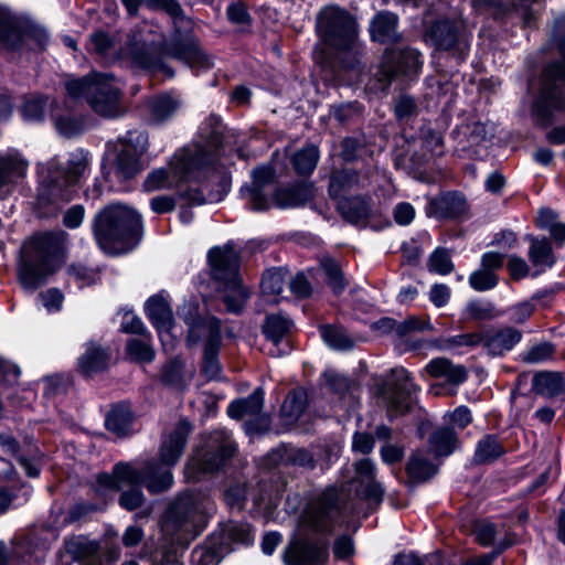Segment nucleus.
Masks as SVG:
<instances>
[{
	"label": "nucleus",
	"mask_w": 565,
	"mask_h": 565,
	"mask_svg": "<svg viewBox=\"0 0 565 565\" xmlns=\"http://www.w3.org/2000/svg\"><path fill=\"white\" fill-rule=\"evenodd\" d=\"M353 471L347 486L327 488L306 507L299 523L303 537L291 541L286 547L285 565H324L329 558L327 542L310 541L305 535L308 532L331 533L345 515L366 516L382 503L384 488L375 479V463L367 458L356 460Z\"/></svg>",
	"instance_id": "f257e3e1"
},
{
	"label": "nucleus",
	"mask_w": 565,
	"mask_h": 565,
	"mask_svg": "<svg viewBox=\"0 0 565 565\" xmlns=\"http://www.w3.org/2000/svg\"><path fill=\"white\" fill-rule=\"evenodd\" d=\"M192 431V424L185 419H179L172 428L163 436L159 449L160 461H147L142 468L129 462H118L114 466L113 472H102L96 477V490L98 492L117 491L122 486L131 488L119 495V505L125 510L132 511L141 507L145 495L141 484L151 494H158L169 490L173 484L171 468L179 461L186 445L189 435Z\"/></svg>",
	"instance_id": "f03ea898"
},
{
	"label": "nucleus",
	"mask_w": 565,
	"mask_h": 565,
	"mask_svg": "<svg viewBox=\"0 0 565 565\" xmlns=\"http://www.w3.org/2000/svg\"><path fill=\"white\" fill-rule=\"evenodd\" d=\"M149 6L164 11L172 19L173 33L170 40L160 49L134 35L120 49V60L140 68L160 71L168 77H173L174 71L164 63L166 55L195 70H209L213 66L212 58L193 36V20L184 15L177 0H149Z\"/></svg>",
	"instance_id": "7ed1b4c3"
},
{
	"label": "nucleus",
	"mask_w": 565,
	"mask_h": 565,
	"mask_svg": "<svg viewBox=\"0 0 565 565\" xmlns=\"http://www.w3.org/2000/svg\"><path fill=\"white\" fill-rule=\"evenodd\" d=\"M201 143H194L178 150L168 168L156 169L145 180L147 191H154L178 185L195 177L210 161V152L223 147V124L218 116L211 115L199 128Z\"/></svg>",
	"instance_id": "20e7f679"
},
{
	"label": "nucleus",
	"mask_w": 565,
	"mask_h": 565,
	"mask_svg": "<svg viewBox=\"0 0 565 565\" xmlns=\"http://www.w3.org/2000/svg\"><path fill=\"white\" fill-rule=\"evenodd\" d=\"M98 247L106 254L119 255L134 249L142 233L140 214L134 209L111 203L98 211L92 221Z\"/></svg>",
	"instance_id": "39448f33"
},
{
	"label": "nucleus",
	"mask_w": 565,
	"mask_h": 565,
	"mask_svg": "<svg viewBox=\"0 0 565 565\" xmlns=\"http://www.w3.org/2000/svg\"><path fill=\"white\" fill-rule=\"evenodd\" d=\"M275 170L269 166L256 168L252 172V182L242 188L241 193L249 210L263 212L271 206L279 209L297 207L315 196L312 183L300 182L274 191Z\"/></svg>",
	"instance_id": "423d86ee"
},
{
	"label": "nucleus",
	"mask_w": 565,
	"mask_h": 565,
	"mask_svg": "<svg viewBox=\"0 0 565 565\" xmlns=\"http://www.w3.org/2000/svg\"><path fill=\"white\" fill-rule=\"evenodd\" d=\"M64 239L63 232H45L32 238L29 255L18 267V279L25 291L34 292L58 269Z\"/></svg>",
	"instance_id": "0eeeda50"
},
{
	"label": "nucleus",
	"mask_w": 565,
	"mask_h": 565,
	"mask_svg": "<svg viewBox=\"0 0 565 565\" xmlns=\"http://www.w3.org/2000/svg\"><path fill=\"white\" fill-rule=\"evenodd\" d=\"M178 316L188 326L186 345L193 348L202 344V372L209 380H215L221 373L218 352L222 347L221 320L215 317H200L198 305L193 301L183 303Z\"/></svg>",
	"instance_id": "6e6552de"
},
{
	"label": "nucleus",
	"mask_w": 565,
	"mask_h": 565,
	"mask_svg": "<svg viewBox=\"0 0 565 565\" xmlns=\"http://www.w3.org/2000/svg\"><path fill=\"white\" fill-rule=\"evenodd\" d=\"M65 89L70 97L85 99L100 116L119 115L122 84L111 74L92 72L82 78L68 79Z\"/></svg>",
	"instance_id": "1a4fd4ad"
},
{
	"label": "nucleus",
	"mask_w": 565,
	"mask_h": 565,
	"mask_svg": "<svg viewBox=\"0 0 565 565\" xmlns=\"http://www.w3.org/2000/svg\"><path fill=\"white\" fill-rule=\"evenodd\" d=\"M207 259L214 279L224 284V303L227 311L238 313L248 298V292L239 277V253L235 244L228 242L223 247H212Z\"/></svg>",
	"instance_id": "9d476101"
},
{
	"label": "nucleus",
	"mask_w": 565,
	"mask_h": 565,
	"mask_svg": "<svg viewBox=\"0 0 565 565\" xmlns=\"http://www.w3.org/2000/svg\"><path fill=\"white\" fill-rule=\"evenodd\" d=\"M236 450L231 434L223 428L204 436L201 447H198L188 460L184 469L188 480L198 481L203 475L221 469Z\"/></svg>",
	"instance_id": "9b49d317"
},
{
	"label": "nucleus",
	"mask_w": 565,
	"mask_h": 565,
	"mask_svg": "<svg viewBox=\"0 0 565 565\" xmlns=\"http://www.w3.org/2000/svg\"><path fill=\"white\" fill-rule=\"evenodd\" d=\"M210 499L200 492H184L170 507L167 524L186 536L199 535L206 525Z\"/></svg>",
	"instance_id": "f8f14e48"
},
{
	"label": "nucleus",
	"mask_w": 565,
	"mask_h": 565,
	"mask_svg": "<svg viewBox=\"0 0 565 565\" xmlns=\"http://www.w3.org/2000/svg\"><path fill=\"white\" fill-rule=\"evenodd\" d=\"M564 62L546 66L540 79V90L533 104V115L540 125H548L554 111L565 108V52Z\"/></svg>",
	"instance_id": "ddd939ff"
},
{
	"label": "nucleus",
	"mask_w": 565,
	"mask_h": 565,
	"mask_svg": "<svg viewBox=\"0 0 565 565\" xmlns=\"http://www.w3.org/2000/svg\"><path fill=\"white\" fill-rule=\"evenodd\" d=\"M47 42L49 35L44 28L22 21L0 7V47L13 51L26 45L31 50H43Z\"/></svg>",
	"instance_id": "4468645a"
},
{
	"label": "nucleus",
	"mask_w": 565,
	"mask_h": 565,
	"mask_svg": "<svg viewBox=\"0 0 565 565\" xmlns=\"http://www.w3.org/2000/svg\"><path fill=\"white\" fill-rule=\"evenodd\" d=\"M317 31L327 44L344 51L352 49L356 35L352 17L335 6L326 7L320 11Z\"/></svg>",
	"instance_id": "2eb2a0df"
},
{
	"label": "nucleus",
	"mask_w": 565,
	"mask_h": 565,
	"mask_svg": "<svg viewBox=\"0 0 565 565\" xmlns=\"http://www.w3.org/2000/svg\"><path fill=\"white\" fill-rule=\"evenodd\" d=\"M422 65V54L415 49H387L375 74V79L379 82L377 88L386 89L396 75L417 74Z\"/></svg>",
	"instance_id": "dca6fc26"
},
{
	"label": "nucleus",
	"mask_w": 565,
	"mask_h": 565,
	"mask_svg": "<svg viewBox=\"0 0 565 565\" xmlns=\"http://www.w3.org/2000/svg\"><path fill=\"white\" fill-rule=\"evenodd\" d=\"M120 143L114 172L118 179L128 180L145 169L141 157L148 149V135L145 131L130 130Z\"/></svg>",
	"instance_id": "f3484780"
},
{
	"label": "nucleus",
	"mask_w": 565,
	"mask_h": 565,
	"mask_svg": "<svg viewBox=\"0 0 565 565\" xmlns=\"http://www.w3.org/2000/svg\"><path fill=\"white\" fill-rule=\"evenodd\" d=\"M417 390L409 372L404 367L393 369L384 393L390 418L407 413L413 404L412 393Z\"/></svg>",
	"instance_id": "a211bd4d"
},
{
	"label": "nucleus",
	"mask_w": 565,
	"mask_h": 565,
	"mask_svg": "<svg viewBox=\"0 0 565 565\" xmlns=\"http://www.w3.org/2000/svg\"><path fill=\"white\" fill-rule=\"evenodd\" d=\"M265 392L257 387L246 398L235 399L230 403L227 414L231 418H248L245 423V429L248 434H259L267 430L269 418L263 414Z\"/></svg>",
	"instance_id": "6ab92c4d"
},
{
	"label": "nucleus",
	"mask_w": 565,
	"mask_h": 565,
	"mask_svg": "<svg viewBox=\"0 0 565 565\" xmlns=\"http://www.w3.org/2000/svg\"><path fill=\"white\" fill-rule=\"evenodd\" d=\"M66 163V168H63L54 158L46 166H41L40 171L43 173L46 169L47 179L52 184L58 183L60 179L66 184H73L86 173L89 161L83 151H76L70 154Z\"/></svg>",
	"instance_id": "aec40b11"
},
{
	"label": "nucleus",
	"mask_w": 565,
	"mask_h": 565,
	"mask_svg": "<svg viewBox=\"0 0 565 565\" xmlns=\"http://www.w3.org/2000/svg\"><path fill=\"white\" fill-rule=\"evenodd\" d=\"M370 185L371 180L367 172L343 169L332 173L329 184V194L339 202L342 199H348L347 194L358 192Z\"/></svg>",
	"instance_id": "412c9836"
},
{
	"label": "nucleus",
	"mask_w": 565,
	"mask_h": 565,
	"mask_svg": "<svg viewBox=\"0 0 565 565\" xmlns=\"http://www.w3.org/2000/svg\"><path fill=\"white\" fill-rule=\"evenodd\" d=\"M522 339V332L512 327L489 329L482 332V348L491 356L511 351Z\"/></svg>",
	"instance_id": "4be33fe9"
},
{
	"label": "nucleus",
	"mask_w": 565,
	"mask_h": 565,
	"mask_svg": "<svg viewBox=\"0 0 565 565\" xmlns=\"http://www.w3.org/2000/svg\"><path fill=\"white\" fill-rule=\"evenodd\" d=\"M267 461L276 467H299L313 469L316 459L311 451L305 448L282 445L267 455Z\"/></svg>",
	"instance_id": "5701e85b"
},
{
	"label": "nucleus",
	"mask_w": 565,
	"mask_h": 565,
	"mask_svg": "<svg viewBox=\"0 0 565 565\" xmlns=\"http://www.w3.org/2000/svg\"><path fill=\"white\" fill-rule=\"evenodd\" d=\"M467 209L466 199L457 192H447L429 200L426 206L428 216L437 218H454L465 213Z\"/></svg>",
	"instance_id": "b1692460"
},
{
	"label": "nucleus",
	"mask_w": 565,
	"mask_h": 565,
	"mask_svg": "<svg viewBox=\"0 0 565 565\" xmlns=\"http://www.w3.org/2000/svg\"><path fill=\"white\" fill-rule=\"evenodd\" d=\"M28 170V162L18 153L0 156V198L7 196L17 181L23 178Z\"/></svg>",
	"instance_id": "393cba45"
},
{
	"label": "nucleus",
	"mask_w": 565,
	"mask_h": 565,
	"mask_svg": "<svg viewBox=\"0 0 565 565\" xmlns=\"http://www.w3.org/2000/svg\"><path fill=\"white\" fill-rule=\"evenodd\" d=\"M213 540L218 543L221 551L226 554L234 550V545L252 544L254 535L247 524L231 521L213 535Z\"/></svg>",
	"instance_id": "a878e982"
},
{
	"label": "nucleus",
	"mask_w": 565,
	"mask_h": 565,
	"mask_svg": "<svg viewBox=\"0 0 565 565\" xmlns=\"http://www.w3.org/2000/svg\"><path fill=\"white\" fill-rule=\"evenodd\" d=\"M425 372L434 379H444L448 384L458 386L467 380V371L465 366L454 364L446 358H435L430 360Z\"/></svg>",
	"instance_id": "bb28decb"
},
{
	"label": "nucleus",
	"mask_w": 565,
	"mask_h": 565,
	"mask_svg": "<svg viewBox=\"0 0 565 565\" xmlns=\"http://www.w3.org/2000/svg\"><path fill=\"white\" fill-rule=\"evenodd\" d=\"M530 243L527 256L537 273H544L556 263L552 243L546 237L526 236Z\"/></svg>",
	"instance_id": "cd10ccee"
},
{
	"label": "nucleus",
	"mask_w": 565,
	"mask_h": 565,
	"mask_svg": "<svg viewBox=\"0 0 565 565\" xmlns=\"http://www.w3.org/2000/svg\"><path fill=\"white\" fill-rule=\"evenodd\" d=\"M145 311L154 328H169L174 323L172 308L163 291L146 301Z\"/></svg>",
	"instance_id": "c85d7f7f"
},
{
	"label": "nucleus",
	"mask_w": 565,
	"mask_h": 565,
	"mask_svg": "<svg viewBox=\"0 0 565 565\" xmlns=\"http://www.w3.org/2000/svg\"><path fill=\"white\" fill-rule=\"evenodd\" d=\"M46 555V548H35L33 552L28 550L26 543H18L8 552L7 546L0 541V565H22V563L31 564L42 563Z\"/></svg>",
	"instance_id": "c756f323"
},
{
	"label": "nucleus",
	"mask_w": 565,
	"mask_h": 565,
	"mask_svg": "<svg viewBox=\"0 0 565 565\" xmlns=\"http://www.w3.org/2000/svg\"><path fill=\"white\" fill-rule=\"evenodd\" d=\"M397 21V15L392 12H379L370 24L372 40L380 43H396L399 39Z\"/></svg>",
	"instance_id": "7c9ffc66"
},
{
	"label": "nucleus",
	"mask_w": 565,
	"mask_h": 565,
	"mask_svg": "<svg viewBox=\"0 0 565 565\" xmlns=\"http://www.w3.org/2000/svg\"><path fill=\"white\" fill-rule=\"evenodd\" d=\"M195 370L186 369L181 360L174 359L167 363L161 372V381L164 385L184 391L194 377Z\"/></svg>",
	"instance_id": "2f4dec72"
},
{
	"label": "nucleus",
	"mask_w": 565,
	"mask_h": 565,
	"mask_svg": "<svg viewBox=\"0 0 565 565\" xmlns=\"http://www.w3.org/2000/svg\"><path fill=\"white\" fill-rule=\"evenodd\" d=\"M457 29L450 21H437L425 33V41L440 50H450L457 43Z\"/></svg>",
	"instance_id": "473e14b6"
},
{
	"label": "nucleus",
	"mask_w": 565,
	"mask_h": 565,
	"mask_svg": "<svg viewBox=\"0 0 565 565\" xmlns=\"http://www.w3.org/2000/svg\"><path fill=\"white\" fill-rule=\"evenodd\" d=\"M424 329V323L416 317H409L402 322H395L394 339L396 345L404 347L405 350H416L422 347V342L415 339L414 332Z\"/></svg>",
	"instance_id": "72a5a7b5"
},
{
	"label": "nucleus",
	"mask_w": 565,
	"mask_h": 565,
	"mask_svg": "<svg viewBox=\"0 0 565 565\" xmlns=\"http://www.w3.org/2000/svg\"><path fill=\"white\" fill-rule=\"evenodd\" d=\"M338 210L348 222L354 225L365 222L371 211L369 201L360 195L340 200Z\"/></svg>",
	"instance_id": "f704fd0d"
},
{
	"label": "nucleus",
	"mask_w": 565,
	"mask_h": 565,
	"mask_svg": "<svg viewBox=\"0 0 565 565\" xmlns=\"http://www.w3.org/2000/svg\"><path fill=\"white\" fill-rule=\"evenodd\" d=\"M565 382L558 372L542 371L534 374L532 390L542 396H556L564 391Z\"/></svg>",
	"instance_id": "c9c22d12"
},
{
	"label": "nucleus",
	"mask_w": 565,
	"mask_h": 565,
	"mask_svg": "<svg viewBox=\"0 0 565 565\" xmlns=\"http://www.w3.org/2000/svg\"><path fill=\"white\" fill-rule=\"evenodd\" d=\"M106 428L118 437L127 436L132 429V414L128 406L116 405L107 414Z\"/></svg>",
	"instance_id": "e433bc0d"
},
{
	"label": "nucleus",
	"mask_w": 565,
	"mask_h": 565,
	"mask_svg": "<svg viewBox=\"0 0 565 565\" xmlns=\"http://www.w3.org/2000/svg\"><path fill=\"white\" fill-rule=\"evenodd\" d=\"M437 469L427 458L426 451L417 450L414 452L406 466V472L409 479L415 482H424L436 473Z\"/></svg>",
	"instance_id": "4c0bfd02"
},
{
	"label": "nucleus",
	"mask_w": 565,
	"mask_h": 565,
	"mask_svg": "<svg viewBox=\"0 0 565 565\" xmlns=\"http://www.w3.org/2000/svg\"><path fill=\"white\" fill-rule=\"evenodd\" d=\"M307 407V393L302 388L292 390L285 398L280 415L286 424H295Z\"/></svg>",
	"instance_id": "58836bf2"
},
{
	"label": "nucleus",
	"mask_w": 565,
	"mask_h": 565,
	"mask_svg": "<svg viewBox=\"0 0 565 565\" xmlns=\"http://www.w3.org/2000/svg\"><path fill=\"white\" fill-rule=\"evenodd\" d=\"M180 106L181 102L170 94L157 96L149 103L151 120L162 122L172 117Z\"/></svg>",
	"instance_id": "ea45409f"
},
{
	"label": "nucleus",
	"mask_w": 565,
	"mask_h": 565,
	"mask_svg": "<svg viewBox=\"0 0 565 565\" xmlns=\"http://www.w3.org/2000/svg\"><path fill=\"white\" fill-rule=\"evenodd\" d=\"M107 353L94 342L86 344L85 353L78 360V367L85 375H89L105 367Z\"/></svg>",
	"instance_id": "a19ab883"
},
{
	"label": "nucleus",
	"mask_w": 565,
	"mask_h": 565,
	"mask_svg": "<svg viewBox=\"0 0 565 565\" xmlns=\"http://www.w3.org/2000/svg\"><path fill=\"white\" fill-rule=\"evenodd\" d=\"M319 157L318 147L315 145H308L291 157V162L298 174L309 175L316 169Z\"/></svg>",
	"instance_id": "79ce46f5"
},
{
	"label": "nucleus",
	"mask_w": 565,
	"mask_h": 565,
	"mask_svg": "<svg viewBox=\"0 0 565 565\" xmlns=\"http://www.w3.org/2000/svg\"><path fill=\"white\" fill-rule=\"evenodd\" d=\"M457 443L456 433L448 427L435 430L429 437L430 449L436 456H449Z\"/></svg>",
	"instance_id": "37998d69"
},
{
	"label": "nucleus",
	"mask_w": 565,
	"mask_h": 565,
	"mask_svg": "<svg viewBox=\"0 0 565 565\" xmlns=\"http://www.w3.org/2000/svg\"><path fill=\"white\" fill-rule=\"evenodd\" d=\"M65 551L74 561L86 559L97 553L98 545L83 535L72 536L65 540Z\"/></svg>",
	"instance_id": "c03bdc74"
},
{
	"label": "nucleus",
	"mask_w": 565,
	"mask_h": 565,
	"mask_svg": "<svg viewBox=\"0 0 565 565\" xmlns=\"http://www.w3.org/2000/svg\"><path fill=\"white\" fill-rule=\"evenodd\" d=\"M292 322L281 315L267 316L263 324V333L274 344L279 343L290 331Z\"/></svg>",
	"instance_id": "a18cd8bd"
},
{
	"label": "nucleus",
	"mask_w": 565,
	"mask_h": 565,
	"mask_svg": "<svg viewBox=\"0 0 565 565\" xmlns=\"http://www.w3.org/2000/svg\"><path fill=\"white\" fill-rule=\"evenodd\" d=\"M231 188V179L227 175H223L218 182V190L216 192H210L206 196L202 191L190 190L184 193V198L189 203L194 205H201L205 203H216L224 199Z\"/></svg>",
	"instance_id": "49530a36"
},
{
	"label": "nucleus",
	"mask_w": 565,
	"mask_h": 565,
	"mask_svg": "<svg viewBox=\"0 0 565 565\" xmlns=\"http://www.w3.org/2000/svg\"><path fill=\"white\" fill-rule=\"evenodd\" d=\"M222 554H225L224 551H221V546L212 537L209 545L196 546L191 552L190 562L192 565H217Z\"/></svg>",
	"instance_id": "de8ad7c7"
},
{
	"label": "nucleus",
	"mask_w": 565,
	"mask_h": 565,
	"mask_svg": "<svg viewBox=\"0 0 565 565\" xmlns=\"http://www.w3.org/2000/svg\"><path fill=\"white\" fill-rule=\"evenodd\" d=\"M503 454V448L495 436L487 435L477 445L475 462L488 463L498 459Z\"/></svg>",
	"instance_id": "09e8293b"
},
{
	"label": "nucleus",
	"mask_w": 565,
	"mask_h": 565,
	"mask_svg": "<svg viewBox=\"0 0 565 565\" xmlns=\"http://www.w3.org/2000/svg\"><path fill=\"white\" fill-rule=\"evenodd\" d=\"M324 343L334 350H349L353 348V341L343 329L323 326L320 329Z\"/></svg>",
	"instance_id": "8fccbe9b"
},
{
	"label": "nucleus",
	"mask_w": 565,
	"mask_h": 565,
	"mask_svg": "<svg viewBox=\"0 0 565 565\" xmlns=\"http://www.w3.org/2000/svg\"><path fill=\"white\" fill-rule=\"evenodd\" d=\"M427 268L433 274L449 275L454 270L450 253L444 247H437L428 258Z\"/></svg>",
	"instance_id": "3c124183"
},
{
	"label": "nucleus",
	"mask_w": 565,
	"mask_h": 565,
	"mask_svg": "<svg viewBox=\"0 0 565 565\" xmlns=\"http://www.w3.org/2000/svg\"><path fill=\"white\" fill-rule=\"evenodd\" d=\"M455 134L460 141H466L469 146L478 145L487 138L486 125L479 121L466 122L459 126Z\"/></svg>",
	"instance_id": "603ef678"
},
{
	"label": "nucleus",
	"mask_w": 565,
	"mask_h": 565,
	"mask_svg": "<svg viewBox=\"0 0 565 565\" xmlns=\"http://www.w3.org/2000/svg\"><path fill=\"white\" fill-rule=\"evenodd\" d=\"M67 275L79 288L92 286L99 279V275L96 269L87 267L82 263H74L70 265L67 268Z\"/></svg>",
	"instance_id": "864d4df0"
},
{
	"label": "nucleus",
	"mask_w": 565,
	"mask_h": 565,
	"mask_svg": "<svg viewBox=\"0 0 565 565\" xmlns=\"http://www.w3.org/2000/svg\"><path fill=\"white\" fill-rule=\"evenodd\" d=\"M555 348L551 342H540L529 347L520 354L521 361L529 364L543 363L553 358Z\"/></svg>",
	"instance_id": "5fc2aeb1"
},
{
	"label": "nucleus",
	"mask_w": 565,
	"mask_h": 565,
	"mask_svg": "<svg viewBox=\"0 0 565 565\" xmlns=\"http://www.w3.org/2000/svg\"><path fill=\"white\" fill-rule=\"evenodd\" d=\"M469 286L479 292L493 289L499 281L498 274L486 270L481 267L469 275Z\"/></svg>",
	"instance_id": "6e6d98bb"
},
{
	"label": "nucleus",
	"mask_w": 565,
	"mask_h": 565,
	"mask_svg": "<svg viewBox=\"0 0 565 565\" xmlns=\"http://www.w3.org/2000/svg\"><path fill=\"white\" fill-rule=\"evenodd\" d=\"M321 266L326 274L327 284L329 287L333 290L334 294H341L347 287V281L339 265L332 259H324L321 263Z\"/></svg>",
	"instance_id": "4d7b16f0"
},
{
	"label": "nucleus",
	"mask_w": 565,
	"mask_h": 565,
	"mask_svg": "<svg viewBox=\"0 0 565 565\" xmlns=\"http://www.w3.org/2000/svg\"><path fill=\"white\" fill-rule=\"evenodd\" d=\"M260 286L264 295L278 296L285 286V273L277 268L267 270L263 275Z\"/></svg>",
	"instance_id": "13d9d810"
},
{
	"label": "nucleus",
	"mask_w": 565,
	"mask_h": 565,
	"mask_svg": "<svg viewBox=\"0 0 565 565\" xmlns=\"http://www.w3.org/2000/svg\"><path fill=\"white\" fill-rule=\"evenodd\" d=\"M465 315L470 320H490L495 317L494 305L487 300H472L467 303Z\"/></svg>",
	"instance_id": "bf43d9fd"
},
{
	"label": "nucleus",
	"mask_w": 565,
	"mask_h": 565,
	"mask_svg": "<svg viewBox=\"0 0 565 565\" xmlns=\"http://www.w3.org/2000/svg\"><path fill=\"white\" fill-rule=\"evenodd\" d=\"M128 355L138 362H151L154 359L152 347L145 340L131 339L127 343Z\"/></svg>",
	"instance_id": "052dcab7"
},
{
	"label": "nucleus",
	"mask_w": 565,
	"mask_h": 565,
	"mask_svg": "<svg viewBox=\"0 0 565 565\" xmlns=\"http://www.w3.org/2000/svg\"><path fill=\"white\" fill-rule=\"evenodd\" d=\"M478 345H482V332L452 335L445 341L444 347L446 349H452L457 347L475 348Z\"/></svg>",
	"instance_id": "680f3d73"
},
{
	"label": "nucleus",
	"mask_w": 565,
	"mask_h": 565,
	"mask_svg": "<svg viewBox=\"0 0 565 565\" xmlns=\"http://www.w3.org/2000/svg\"><path fill=\"white\" fill-rule=\"evenodd\" d=\"M39 299L49 313H54L62 309L64 295L56 288H50L40 292Z\"/></svg>",
	"instance_id": "e2e57ef3"
},
{
	"label": "nucleus",
	"mask_w": 565,
	"mask_h": 565,
	"mask_svg": "<svg viewBox=\"0 0 565 565\" xmlns=\"http://www.w3.org/2000/svg\"><path fill=\"white\" fill-rule=\"evenodd\" d=\"M21 111L25 120H41L45 111V102L44 99L38 97L26 99L22 106Z\"/></svg>",
	"instance_id": "0e129e2a"
},
{
	"label": "nucleus",
	"mask_w": 565,
	"mask_h": 565,
	"mask_svg": "<svg viewBox=\"0 0 565 565\" xmlns=\"http://www.w3.org/2000/svg\"><path fill=\"white\" fill-rule=\"evenodd\" d=\"M21 371L18 365L4 362L0 371V394H4L7 387L18 384Z\"/></svg>",
	"instance_id": "69168bd1"
},
{
	"label": "nucleus",
	"mask_w": 565,
	"mask_h": 565,
	"mask_svg": "<svg viewBox=\"0 0 565 565\" xmlns=\"http://www.w3.org/2000/svg\"><path fill=\"white\" fill-rule=\"evenodd\" d=\"M19 463L25 470L26 475L32 478H36L40 476L43 455L36 451L32 456L21 455L18 458Z\"/></svg>",
	"instance_id": "338daca9"
},
{
	"label": "nucleus",
	"mask_w": 565,
	"mask_h": 565,
	"mask_svg": "<svg viewBox=\"0 0 565 565\" xmlns=\"http://www.w3.org/2000/svg\"><path fill=\"white\" fill-rule=\"evenodd\" d=\"M113 44V39L104 31H97L90 35V49L98 55H108Z\"/></svg>",
	"instance_id": "774afa93"
}]
</instances>
